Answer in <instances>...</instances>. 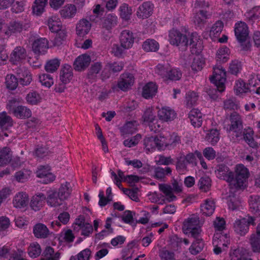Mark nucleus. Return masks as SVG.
I'll return each instance as SVG.
<instances>
[{
  "label": "nucleus",
  "mask_w": 260,
  "mask_h": 260,
  "mask_svg": "<svg viewBox=\"0 0 260 260\" xmlns=\"http://www.w3.org/2000/svg\"><path fill=\"white\" fill-rule=\"evenodd\" d=\"M224 128L230 141L233 143L238 142L244 134L241 116L236 112H232L225 122Z\"/></svg>",
  "instance_id": "f257e3e1"
},
{
  "label": "nucleus",
  "mask_w": 260,
  "mask_h": 260,
  "mask_svg": "<svg viewBox=\"0 0 260 260\" xmlns=\"http://www.w3.org/2000/svg\"><path fill=\"white\" fill-rule=\"evenodd\" d=\"M143 142L144 149L146 153L153 152L156 149L164 150L169 145L167 139L161 135L146 136Z\"/></svg>",
  "instance_id": "f03ea898"
},
{
  "label": "nucleus",
  "mask_w": 260,
  "mask_h": 260,
  "mask_svg": "<svg viewBox=\"0 0 260 260\" xmlns=\"http://www.w3.org/2000/svg\"><path fill=\"white\" fill-rule=\"evenodd\" d=\"M249 174L248 169L244 165L242 164L237 165L235 172H233L232 178L231 179L230 188L236 190L244 188Z\"/></svg>",
  "instance_id": "7ed1b4c3"
},
{
  "label": "nucleus",
  "mask_w": 260,
  "mask_h": 260,
  "mask_svg": "<svg viewBox=\"0 0 260 260\" xmlns=\"http://www.w3.org/2000/svg\"><path fill=\"white\" fill-rule=\"evenodd\" d=\"M183 229L186 233H189L191 237H198L201 231L199 218L194 215L190 216L184 221Z\"/></svg>",
  "instance_id": "20e7f679"
},
{
  "label": "nucleus",
  "mask_w": 260,
  "mask_h": 260,
  "mask_svg": "<svg viewBox=\"0 0 260 260\" xmlns=\"http://www.w3.org/2000/svg\"><path fill=\"white\" fill-rule=\"evenodd\" d=\"M210 80L215 85L219 92H222L224 90L226 72L222 66L219 65L213 68V75L210 78Z\"/></svg>",
  "instance_id": "39448f33"
},
{
  "label": "nucleus",
  "mask_w": 260,
  "mask_h": 260,
  "mask_svg": "<svg viewBox=\"0 0 260 260\" xmlns=\"http://www.w3.org/2000/svg\"><path fill=\"white\" fill-rule=\"evenodd\" d=\"M7 108L17 118H27L31 116V111L29 109L22 105L16 106V101L14 99L9 101Z\"/></svg>",
  "instance_id": "423d86ee"
},
{
  "label": "nucleus",
  "mask_w": 260,
  "mask_h": 260,
  "mask_svg": "<svg viewBox=\"0 0 260 260\" xmlns=\"http://www.w3.org/2000/svg\"><path fill=\"white\" fill-rule=\"evenodd\" d=\"M255 218L252 217H248V218H243L241 219H237L234 223L235 232L241 235H245L249 231L250 224L255 225Z\"/></svg>",
  "instance_id": "0eeeda50"
},
{
  "label": "nucleus",
  "mask_w": 260,
  "mask_h": 260,
  "mask_svg": "<svg viewBox=\"0 0 260 260\" xmlns=\"http://www.w3.org/2000/svg\"><path fill=\"white\" fill-rule=\"evenodd\" d=\"M29 22L14 21L10 22L6 29L2 30L6 36H10L12 34L19 33L23 30H26L29 27Z\"/></svg>",
  "instance_id": "6e6552de"
},
{
  "label": "nucleus",
  "mask_w": 260,
  "mask_h": 260,
  "mask_svg": "<svg viewBox=\"0 0 260 260\" xmlns=\"http://www.w3.org/2000/svg\"><path fill=\"white\" fill-rule=\"evenodd\" d=\"M169 40L173 45L187 46L188 40L185 35L182 34L179 30L173 29L169 32Z\"/></svg>",
  "instance_id": "1a4fd4ad"
},
{
  "label": "nucleus",
  "mask_w": 260,
  "mask_h": 260,
  "mask_svg": "<svg viewBox=\"0 0 260 260\" xmlns=\"http://www.w3.org/2000/svg\"><path fill=\"white\" fill-rule=\"evenodd\" d=\"M19 84L22 86L28 85L32 81V75L28 70L24 67H17L15 69Z\"/></svg>",
  "instance_id": "9d476101"
},
{
  "label": "nucleus",
  "mask_w": 260,
  "mask_h": 260,
  "mask_svg": "<svg viewBox=\"0 0 260 260\" xmlns=\"http://www.w3.org/2000/svg\"><path fill=\"white\" fill-rule=\"evenodd\" d=\"M134 82L135 77L132 74L124 73L120 76L117 86L121 90L125 91L131 88Z\"/></svg>",
  "instance_id": "9b49d317"
},
{
  "label": "nucleus",
  "mask_w": 260,
  "mask_h": 260,
  "mask_svg": "<svg viewBox=\"0 0 260 260\" xmlns=\"http://www.w3.org/2000/svg\"><path fill=\"white\" fill-rule=\"evenodd\" d=\"M37 176L42 178V182L48 184L55 180V176L50 172V167L48 165L40 166L37 171Z\"/></svg>",
  "instance_id": "f8f14e48"
},
{
  "label": "nucleus",
  "mask_w": 260,
  "mask_h": 260,
  "mask_svg": "<svg viewBox=\"0 0 260 260\" xmlns=\"http://www.w3.org/2000/svg\"><path fill=\"white\" fill-rule=\"evenodd\" d=\"M26 51L22 46H17L10 54V61L14 64L23 62L26 59Z\"/></svg>",
  "instance_id": "ddd939ff"
},
{
  "label": "nucleus",
  "mask_w": 260,
  "mask_h": 260,
  "mask_svg": "<svg viewBox=\"0 0 260 260\" xmlns=\"http://www.w3.org/2000/svg\"><path fill=\"white\" fill-rule=\"evenodd\" d=\"M153 4L150 1L143 3L138 8L136 14L140 19H146L153 13Z\"/></svg>",
  "instance_id": "4468645a"
},
{
  "label": "nucleus",
  "mask_w": 260,
  "mask_h": 260,
  "mask_svg": "<svg viewBox=\"0 0 260 260\" xmlns=\"http://www.w3.org/2000/svg\"><path fill=\"white\" fill-rule=\"evenodd\" d=\"M48 48V42L45 38L37 39L32 44V50L36 54H44Z\"/></svg>",
  "instance_id": "2eb2a0df"
},
{
  "label": "nucleus",
  "mask_w": 260,
  "mask_h": 260,
  "mask_svg": "<svg viewBox=\"0 0 260 260\" xmlns=\"http://www.w3.org/2000/svg\"><path fill=\"white\" fill-rule=\"evenodd\" d=\"M235 34L237 40L243 43L245 42L248 35V27L243 22L236 23L235 25Z\"/></svg>",
  "instance_id": "dca6fc26"
},
{
  "label": "nucleus",
  "mask_w": 260,
  "mask_h": 260,
  "mask_svg": "<svg viewBox=\"0 0 260 260\" xmlns=\"http://www.w3.org/2000/svg\"><path fill=\"white\" fill-rule=\"evenodd\" d=\"M235 190L230 188L229 194L226 199L229 209L233 211L239 209L241 206V201L236 194Z\"/></svg>",
  "instance_id": "f3484780"
},
{
  "label": "nucleus",
  "mask_w": 260,
  "mask_h": 260,
  "mask_svg": "<svg viewBox=\"0 0 260 260\" xmlns=\"http://www.w3.org/2000/svg\"><path fill=\"white\" fill-rule=\"evenodd\" d=\"M134 39L133 33L129 30L125 29L120 34V43L124 48L128 49L132 47Z\"/></svg>",
  "instance_id": "a211bd4d"
},
{
  "label": "nucleus",
  "mask_w": 260,
  "mask_h": 260,
  "mask_svg": "<svg viewBox=\"0 0 260 260\" xmlns=\"http://www.w3.org/2000/svg\"><path fill=\"white\" fill-rule=\"evenodd\" d=\"M91 61L90 56L83 54L76 58L74 62V68L76 71H82L85 70Z\"/></svg>",
  "instance_id": "6ab92c4d"
},
{
  "label": "nucleus",
  "mask_w": 260,
  "mask_h": 260,
  "mask_svg": "<svg viewBox=\"0 0 260 260\" xmlns=\"http://www.w3.org/2000/svg\"><path fill=\"white\" fill-rule=\"evenodd\" d=\"M215 172L218 178L225 180L230 185L231 179L233 176V172L230 171L226 166L223 164L218 165Z\"/></svg>",
  "instance_id": "aec40b11"
},
{
  "label": "nucleus",
  "mask_w": 260,
  "mask_h": 260,
  "mask_svg": "<svg viewBox=\"0 0 260 260\" xmlns=\"http://www.w3.org/2000/svg\"><path fill=\"white\" fill-rule=\"evenodd\" d=\"M188 45L191 46V52L193 54H198L203 49L202 41L199 38L198 35L193 33L188 40Z\"/></svg>",
  "instance_id": "412c9836"
},
{
  "label": "nucleus",
  "mask_w": 260,
  "mask_h": 260,
  "mask_svg": "<svg viewBox=\"0 0 260 260\" xmlns=\"http://www.w3.org/2000/svg\"><path fill=\"white\" fill-rule=\"evenodd\" d=\"M73 77V69L68 64H64L60 72V80L64 84L69 83Z\"/></svg>",
  "instance_id": "4be33fe9"
},
{
  "label": "nucleus",
  "mask_w": 260,
  "mask_h": 260,
  "mask_svg": "<svg viewBox=\"0 0 260 260\" xmlns=\"http://www.w3.org/2000/svg\"><path fill=\"white\" fill-rule=\"evenodd\" d=\"M102 68V62L97 61L93 63L88 70L87 75V78L92 82L96 81Z\"/></svg>",
  "instance_id": "5701e85b"
},
{
  "label": "nucleus",
  "mask_w": 260,
  "mask_h": 260,
  "mask_svg": "<svg viewBox=\"0 0 260 260\" xmlns=\"http://www.w3.org/2000/svg\"><path fill=\"white\" fill-rule=\"evenodd\" d=\"M175 112L170 107H163L158 112L159 119L164 121L168 122L173 120L176 117Z\"/></svg>",
  "instance_id": "b1692460"
},
{
  "label": "nucleus",
  "mask_w": 260,
  "mask_h": 260,
  "mask_svg": "<svg viewBox=\"0 0 260 260\" xmlns=\"http://www.w3.org/2000/svg\"><path fill=\"white\" fill-rule=\"evenodd\" d=\"M28 197L25 192H20L17 193L13 201L14 206L16 208H24L27 205Z\"/></svg>",
  "instance_id": "393cba45"
},
{
  "label": "nucleus",
  "mask_w": 260,
  "mask_h": 260,
  "mask_svg": "<svg viewBox=\"0 0 260 260\" xmlns=\"http://www.w3.org/2000/svg\"><path fill=\"white\" fill-rule=\"evenodd\" d=\"M33 233L35 237L40 239H45L48 237L50 232L48 228L44 224L39 223L33 228Z\"/></svg>",
  "instance_id": "a878e982"
},
{
  "label": "nucleus",
  "mask_w": 260,
  "mask_h": 260,
  "mask_svg": "<svg viewBox=\"0 0 260 260\" xmlns=\"http://www.w3.org/2000/svg\"><path fill=\"white\" fill-rule=\"evenodd\" d=\"M188 117L191 124L194 127H199L202 125L203 121L202 114L199 109H192L188 114Z\"/></svg>",
  "instance_id": "bb28decb"
},
{
  "label": "nucleus",
  "mask_w": 260,
  "mask_h": 260,
  "mask_svg": "<svg viewBox=\"0 0 260 260\" xmlns=\"http://www.w3.org/2000/svg\"><path fill=\"white\" fill-rule=\"evenodd\" d=\"M77 13V8L73 4H67L59 11L61 17L64 19H71L74 17Z\"/></svg>",
  "instance_id": "cd10ccee"
},
{
  "label": "nucleus",
  "mask_w": 260,
  "mask_h": 260,
  "mask_svg": "<svg viewBox=\"0 0 260 260\" xmlns=\"http://www.w3.org/2000/svg\"><path fill=\"white\" fill-rule=\"evenodd\" d=\"M91 26V23L87 20L85 19L80 20L76 26L77 34L80 37H83L89 32Z\"/></svg>",
  "instance_id": "c85d7f7f"
},
{
  "label": "nucleus",
  "mask_w": 260,
  "mask_h": 260,
  "mask_svg": "<svg viewBox=\"0 0 260 260\" xmlns=\"http://www.w3.org/2000/svg\"><path fill=\"white\" fill-rule=\"evenodd\" d=\"M46 199V196L44 194L39 193L32 197L30 203V206L34 210L38 211L44 205Z\"/></svg>",
  "instance_id": "c756f323"
},
{
  "label": "nucleus",
  "mask_w": 260,
  "mask_h": 260,
  "mask_svg": "<svg viewBox=\"0 0 260 260\" xmlns=\"http://www.w3.org/2000/svg\"><path fill=\"white\" fill-rule=\"evenodd\" d=\"M230 243V237L227 234H221L218 237H214L213 239V246L222 248L223 250H226Z\"/></svg>",
  "instance_id": "7c9ffc66"
},
{
  "label": "nucleus",
  "mask_w": 260,
  "mask_h": 260,
  "mask_svg": "<svg viewBox=\"0 0 260 260\" xmlns=\"http://www.w3.org/2000/svg\"><path fill=\"white\" fill-rule=\"evenodd\" d=\"M157 91V86L153 82H149L143 87L142 95L145 99H150L154 96Z\"/></svg>",
  "instance_id": "2f4dec72"
},
{
  "label": "nucleus",
  "mask_w": 260,
  "mask_h": 260,
  "mask_svg": "<svg viewBox=\"0 0 260 260\" xmlns=\"http://www.w3.org/2000/svg\"><path fill=\"white\" fill-rule=\"evenodd\" d=\"M159 189L166 196L165 198L162 199L163 202L166 200L168 202H171L176 199V197L173 193L172 188L171 185L166 184H159Z\"/></svg>",
  "instance_id": "473e14b6"
},
{
  "label": "nucleus",
  "mask_w": 260,
  "mask_h": 260,
  "mask_svg": "<svg viewBox=\"0 0 260 260\" xmlns=\"http://www.w3.org/2000/svg\"><path fill=\"white\" fill-rule=\"evenodd\" d=\"M59 258L60 253H55L54 249L50 246L45 248L41 256V260H59Z\"/></svg>",
  "instance_id": "72a5a7b5"
},
{
  "label": "nucleus",
  "mask_w": 260,
  "mask_h": 260,
  "mask_svg": "<svg viewBox=\"0 0 260 260\" xmlns=\"http://www.w3.org/2000/svg\"><path fill=\"white\" fill-rule=\"evenodd\" d=\"M117 17L114 14H108L102 20V27L110 30L117 25Z\"/></svg>",
  "instance_id": "f704fd0d"
},
{
  "label": "nucleus",
  "mask_w": 260,
  "mask_h": 260,
  "mask_svg": "<svg viewBox=\"0 0 260 260\" xmlns=\"http://www.w3.org/2000/svg\"><path fill=\"white\" fill-rule=\"evenodd\" d=\"M71 192L70 184L66 182L64 184H61L57 194L62 202L63 201L67 200L70 197Z\"/></svg>",
  "instance_id": "c9c22d12"
},
{
  "label": "nucleus",
  "mask_w": 260,
  "mask_h": 260,
  "mask_svg": "<svg viewBox=\"0 0 260 260\" xmlns=\"http://www.w3.org/2000/svg\"><path fill=\"white\" fill-rule=\"evenodd\" d=\"M230 50L226 47L220 48L216 54V61L219 63H224L230 59Z\"/></svg>",
  "instance_id": "e433bc0d"
},
{
  "label": "nucleus",
  "mask_w": 260,
  "mask_h": 260,
  "mask_svg": "<svg viewBox=\"0 0 260 260\" xmlns=\"http://www.w3.org/2000/svg\"><path fill=\"white\" fill-rule=\"evenodd\" d=\"M215 207V203L213 200L207 199L205 203L201 205V210L203 215L210 216L213 213Z\"/></svg>",
  "instance_id": "4c0bfd02"
},
{
  "label": "nucleus",
  "mask_w": 260,
  "mask_h": 260,
  "mask_svg": "<svg viewBox=\"0 0 260 260\" xmlns=\"http://www.w3.org/2000/svg\"><path fill=\"white\" fill-rule=\"evenodd\" d=\"M137 123L136 121H128L120 128L122 136L132 135L137 131Z\"/></svg>",
  "instance_id": "58836bf2"
},
{
  "label": "nucleus",
  "mask_w": 260,
  "mask_h": 260,
  "mask_svg": "<svg viewBox=\"0 0 260 260\" xmlns=\"http://www.w3.org/2000/svg\"><path fill=\"white\" fill-rule=\"evenodd\" d=\"M47 0H35L32 7V13L36 16H41L45 11Z\"/></svg>",
  "instance_id": "ea45409f"
},
{
  "label": "nucleus",
  "mask_w": 260,
  "mask_h": 260,
  "mask_svg": "<svg viewBox=\"0 0 260 260\" xmlns=\"http://www.w3.org/2000/svg\"><path fill=\"white\" fill-rule=\"evenodd\" d=\"M193 238L195 239V240L190 246L189 250L192 254L196 255L203 250L204 244L203 240L200 238V235L197 237Z\"/></svg>",
  "instance_id": "a19ab883"
},
{
  "label": "nucleus",
  "mask_w": 260,
  "mask_h": 260,
  "mask_svg": "<svg viewBox=\"0 0 260 260\" xmlns=\"http://www.w3.org/2000/svg\"><path fill=\"white\" fill-rule=\"evenodd\" d=\"M12 159V153L10 149L4 147L0 151V166L9 164Z\"/></svg>",
  "instance_id": "79ce46f5"
},
{
  "label": "nucleus",
  "mask_w": 260,
  "mask_h": 260,
  "mask_svg": "<svg viewBox=\"0 0 260 260\" xmlns=\"http://www.w3.org/2000/svg\"><path fill=\"white\" fill-rule=\"evenodd\" d=\"M154 177L157 179L162 180L167 176L171 175L172 169L169 167L162 168L157 167L154 169Z\"/></svg>",
  "instance_id": "37998d69"
},
{
  "label": "nucleus",
  "mask_w": 260,
  "mask_h": 260,
  "mask_svg": "<svg viewBox=\"0 0 260 260\" xmlns=\"http://www.w3.org/2000/svg\"><path fill=\"white\" fill-rule=\"evenodd\" d=\"M46 200L47 204L51 207H57L62 204L56 191H50L48 192V197Z\"/></svg>",
  "instance_id": "c03bdc74"
},
{
  "label": "nucleus",
  "mask_w": 260,
  "mask_h": 260,
  "mask_svg": "<svg viewBox=\"0 0 260 260\" xmlns=\"http://www.w3.org/2000/svg\"><path fill=\"white\" fill-rule=\"evenodd\" d=\"M143 49L146 52H156L159 49L158 43L153 39H147L144 42Z\"/></svg>",
  "instance_id": "a18cd8bd"
},
{
  "label": "nucleus",
  "mask_w": 260,
  "mask_h": 260,
  "mask_svg": "<svg viewBox=\"0 0 260 260\" xmlns=\"http://www.w3.org/2000/svg\"><path fill=\"white\" fill-rule=\"evenodd\" d=\"M48 25L52 32H58L61 30V22L56 16H52L48 19Z\"/></svg>",
  "instance_id": "49530a36"
},
{
  "label": "nucleus",
  "mask_w": 260,
  "mask_h": 260,
  "mask_svg": "<svg viewBox=\"0 0 260 260\" xmlns=\"http://www.w3.org/2000/svg\"><path fill=\"white\" fill-rule=\"evenodd\" d=\"M205 139L211 145L216 144L219 140V132L216 129H212L208 132Z\"/></svg>",
  "instance_id": "de8ad7c7"
},
{
  "label": "nucleus",
  "mask_w": 260,
  "mask_h": 260,
  "mask_svg": "<svg viewBox=\"0 0 260 260\" xmlns=\"http://www.w3.org/2000/svg\"><path fill=\"white\" fill-rule=\"evenodd\" d=\"M60 63V60L55 58L48 60L45 65V70L48 73H53L55 72Z\"/></svg>",
  "instance_id": "09e8293b"
},
{
  "label": "nucleus",
  "mask_w": 260,
  "mask_h": 260,
  "mask_svg": "<svg viewBox=\"0 0 260 260\" xmlns=\"http://www.w3.org/2000/svg\"><path fill=\"white\" fill-rule=\"evenodd\" d=\"M209 18V15L207 11L200 10L194 17V22L199 26L204 24L206 20Z\"/></svg>",
  "instance_id": "8fccbe9b"
},
{
  "label": "nucleus",
  "mask_w": 260,
  "mask_h": 260,
  "mask_svg": "<svg viewBox=\"0 0 260 260\" xmlns=\"http://www.w3.org/2000/svg\"><path fill=\"white\" fill-rule=\"evenodd\" d=\"M125 162L127 165H131L135 168L139 169L142 168L140 170L142 173H146L149 171V166L148 165L143 166L142 162L139 159L126 160Z\"/></svg>",
  "instance_id": "3c124183"
},
{
  "label": "nucleus",
  "mask_w": 260,
  "mask_h": 260,
  "mask_svg": "<svg viewBox=\"0 0 260 260\" xmlns=\"http://www.w3.org/2000/svg\"><path fill=\"white\" fill-rule=\"evenodd\" d=\"M198 185L200 189L203 191L207 192L211 187V180L209 177L204 176L199 179Z\"/></svg>",
  "instance_id": "603ef678"
},
{
  "label": "nucleus",
  "mask_w": 260,
  "mask_h": 260,
  "mask_svg": "<svg viewBox=\"0 0 260 260\" xmlns=\"http://www.w3.org/2000/svg\"><path fill=\"white\" fill-rule=\"evenodd\" d=\"M40 245L37 242L31 243L28 248V254L32 258H36L39 256L41 253Z\"/></svg>",
  "instance_id": "864d4df0"
},
{
  "label": "nucleus",
  "mask_w": 260,
  "mask_h": 260,
  "mask_svg": "<svg viewBox=\"0 0 260 260\" xmlns=\"http://www.w3.org/2000/svg\"><path fill=\"white\" fill-rule=\"evenodd\" d=\"M249 240L252 251L254 253H260V237L253 234Z\"/></svg>",
  "instance_id": "5fc2aeb1"
},
{
  "label": "nucleus",
  "mask_w": 260,
  "mask_h": 260,
  "mask_svg": "<svg viewBox=\"0 0 260 260\" xmlns=\"http://www.w3.org/2000/svg\"><path fill=\"white\" fill-rule=\"evenodd\" d=\"M205 64L204 59L200 55L196 56L191 64L192 70L196 72L201 71Z\"/></svg>",
  "instance_id": "6e6d98bb"
},
{
  "label": "nucleus",
  "mask_w": 260,
  "mask_h": 260,
  "mask_svg": "<svg viewBox=\"0 0 260 260\" xmlns=\"http://www.w3.org/2000/svg\"><path fill=\"white\" fill-rule=\"evenodd\" d=\"M223 26V24L221 21H217L213 25L210 31V36L212 40H214L213 38H216L220 35Z\"/></svg>",
  "instance_id": "4d7b16f0"
},
{
  "label": "nucleus",
  "mask_w": 260,
  "mask_h": 260,
  "mask_svg": "<svg viewBox=\"0 0 260 260\" xmlns=\"http://www.w3.org/2000/svg\"><path fill=\"white\" fill-rule=\"evenodd\" d=\"M18 77L16 78L13 74H8L6 77L5 83L8 88L11 90H14L18 84Z\"/></svg>",
  "instance_id": "13d9d810"
},
{
  "label": "nucleus",
  "mask_w": 260,
  "mask_h": 260,
  "mask_svg": "<svg viewBox=\"0 0 260 260\" xmlns=\"http://www.w3.org/2000/svg\"><path fill=\"white\" fill-rule=\"evenodd\" d=\"M50 152V150L46 146L38 145L35 149L34 154L36 157L42 158L47 156Z\"/></svg>",
  "instance_id": "bf43d9fd"
},
{
  "label": "nucleus",
  "mask_w": 260,
  "mask_h": 260,
  "mask_svg": "<svg viewBox=\"0 0 260 260\" xmlns=\"http://www.w3.org/2000/svg\"><path fill=\"white\" fill-rule=\"evenodd\" d=\"M12 125V120L10 116L6 112L0 113V127L2 128L7 129Z\"/></svg>",
  "instance_id": "052dcab7"
},
{
  "label": "nucleus",
  "mask_w": 260,
  "mask_h": 260,
  "mask_svg": "<svg viewBox=\"0 0 260 260\" xmlns=\"http://www.w3.org/2000/svg\"><path fill=\"white\" fill-rule=\"evenodd\" d=\"M159 256L161 260H176V255L172 250L163 248L159 250Z\"/></svg>",
  "instance_id": "680f3d73"
},
{
  "label": "nucleus",
  "mask_w": 260,
  "mask_h": 260,
  "mask_svg": "<svg viewBox=\"0 0 260 260\" xmlns=\"http://www.w3.org/2000/svg\"><path fill=\"white\" fill-rule=\"evenodd\" d=\"M39 81L42 85L49 88L54 83L53 79L51 75L48 74H42L39 76Z\"/></svg>",
  "instance_id": "e2e57ef3"
},
{
  "label": "nucleus",
  "mask_w": 260,
  "mask_h": 260,
  "mask_svg": "<svg viewBox=\"0 0 260 260\" xmlns=\"http://www.w3.org/2000/svg\"><path fill=\"white\" fill-rule=\"evenodd\" d=\"M182 72L178 68H169L167 80L177 81L181 79Z\"/></svg>",
  "instance_id": "0e129e2a"
},
{
  "label": "nucleus",
  "mask_w": 260,
  "mask_h": 260,
  "mask_svg": "<svg viewBox=\"0 0 260 260\" xmlns=\"http://www.w3.org/2000/svg\"><path fill=\"white\" fill-rule=\"evenodd\" d=\"M169 68L170 67L168 66L158 64L155 68V72L166 81L167 80Z\"/></svg>",
  "instance_id": "69168bd1"
},
{
  "label": "nucleus",
  "mask_w": 260,
  "mask_h": 260,
  "mask_svg": "<svg viewBox=\"0 0 260 260\" xmlns=\"http://www.w3.org/2000/svg\"><path fill=\"white\" fill-rule=\"evenodd\" d=\"M198 100V95L194 91H188L186 94L185 102L187 107L194 105Z\"/></svg>",
  "instance_id": "338daca9"
},
{
  "label": "nucleus",
  "mask_w": 260,
  "mask_h": 260,
  "mask_svg": "<svg viewBox=\"0 0 260 260\" xmlns=\"http://www.w3.org/2000/svg\"><path fill=\"white\" fill-rule=\"evenodd\" d=\"M119 11L120 16L122 19L126 20L130 19L132 9L128 7L127 4L125 3L122 4L119 7Z\"/></svg>",
  "instance_id": "774afa93"
}]
</instances>
